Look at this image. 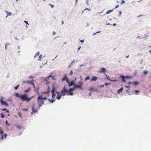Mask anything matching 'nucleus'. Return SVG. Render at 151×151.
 <instances>
[{
  "label": "nucleus",
  "instance_id": "obj_13",
  "mask_svg": "<svg viewBox=\"0 0 151 151\" xmlns=\"http://www.w3.org/2000/svg\"><path fill=\"white\" fill-rule=\"evenodd\" d=\"M120 78L122 79V82H126V81L125 80L126 79L125 76H124L123 75H121L120 76Z\"/></svg>",
  "mask_w": 151,
  "mask_h": 151
},
{
  "label": "nucleus",
  "instance_id": "obj_25",
  "mask_svg": "<svg viewBox=\"0 0 151 151\" xmlns=\"http://www.w3.org/2000/svg\"><path fill=\"white\" fill-rule=\"evenodd\" d=\"M52 93V98L53 99H55V98L56 96V94L55 93Z\"/></svg>",
  "mask_w": 151,
  "mask_h": 151
},
{
  "label": "nucleus",
  "instance_id": "obj_11",
  "mask_svg": "<svg viewBox=\"0 0 151 151\" xmlns=\"http://www.w3.org/2000/svg\"><path fill=\"white\" fill-rule=\"evenodd\" d=\"M88 90L91 91H98V90L97 89L94 88L92 86L90 87Z\"/></svg>",
  "mask_w": 151,
  "mask_h": 151
},
{
  "label": "nucleus",
  "instance_id": "obj_38",
  "mask_svg": "<svg viewBox=\"0 0 151 151\" xmlns=\"http://www.w3.org/2000/svg\"><path fill=\"white\" fill-rule=\"evenodd\" d=\"M78 83L79 84V85H82V86H83V83L81 81H80L78 82Z\"/></svg>",
  "mask_w": 151,
  "mask_h": 151
},
{
  "label": "nucleus",
  "instance_id": "obj_51",
  "mask_svg": "<svg viewBox=\"0 0 151 151\" xmlns=\"http://www.w3.org/2000/svg\"><path fill=\"white\" fill-rule=\"evenodd\" d=\"M125 2V1L124 0H122V1L121 2V4H124Z\"/></svg>",
  "mask_w": 151,
  "mask_h": 151
},
{
  "label": "nucleus",
  "instance_id": "obj_48",
  "mask_svg": "<svg viewBox=\"0 0 151 151\" xmlns=\"http://www.w3.org/2000/svg\"><path fill=\"white\" fill-rule=\"evenodd\" d=\"M5 124L8 126H9L10 125V124L8 123V121L7 120L6 121Z\"/></svg>",
  "mask_w": 151,
  "mask_h": 151
},
{
  "label": "nucleus",
  "instance_id": "obj_43",
  "mask_svg": "<svg viewBox=\"0 0 151 151\" xmlns=\"http://www.w3.org/2000/svg\"><path fill=\"white\" fill-rule=\"evenodd\" d=\"M20 84H18V85H17L16 86L14 87L15 89L16 90H17L18 89V88L19 86H20Z\"/></svg>",
  "mask_w": 151,
  "mask_h": 151
},
{
  "label": "nucleus",
  "instance_id": "obj_8",
  "mask_svg": "<svg viewBox=\"0 0 151 151\" xmlns=\"http://www.w3.org/2000/svg\"><path fill=\"white\" fill-rule=\"evenodd\" d=\"M69 81V80L68 78L67 77L66 75V74L65 75L64 77L62 78V81H66L67 82V81Z\"/></svg>",
  "mask_w": 151,
  "mask_h": 151
},
{
  "label": "nucleus",
  "instance_id": "obj_26",
  "mask_svg": "<svg viewBox=\"0 0 151 151\" xmlns=\"http://www.w3.org/2000/svg\"><path fill=\"white\" fill-rule=\"evenodd\" d=\"M39 96H40V97L41 98L43 101V100H45L47 99V98H46V97H43V95H40Z\"/></svg>",
  "mask_w": 151,
  "mask_h": 151
},
{
  "label": "nucleus",
  "instance_id": "obj_30",
  "mask_svg": "<svg viewBox=\"0 0 151 151\" xmlns=\"http://www.w3.org/2000/svg\"><path fill=\"white\" fill-rule=\"evenodd\" d=\"M74 62L75 60H73V61L71 62L70 63L68 66V67L69 68H70L71 67L72 65L74 63Z\"/></svg>",
  "mask_w": 151,
  "mask_h": 151
},
{
  "label": "nucleus",
  "instance_id": "obj_23",
  "mask_svg": "<svg viewBox=\"0 0 151 151\" xmlns=\"http://www.w3.org/2000/svg\"><path fill=\"white\" fill-rule=\"evenodd\" d=\"M132 84L134 86H137L139 84V82L137 81H134L132 82Z\"/></svg>",
  "mask_w": 151,
  "mask_h": 151
},
{
  "label": "nucleus",
  "instance_id": "obj_2",
  "mask_svg": "<svg viewBox=\"0 0 151 151\" xmlns=\"http://www.w3.org/2000/svg\"><path fill=\"white\" fill-rule=\"evenodd\" d=\"M37 103L39 105L38 107V108H40L44 104V101L39 96L37 97Z\"/></svg>",
  "mask_w": 151,
  "mask_h": 151
},
{
  "label": "nucleus",
  "instance_id": "obj_10",
  "mask_svg": "<svg viewBox=\"0 0 151 151\" xmlns=\"http://www.w3.org/2000/svg\"><path fill=\"white\" fill-rule=\"evenodd\" d=\"M67 82L68 83V85L69 87H71L73 85H74L75 83H73L72 81H67Z\"/></svg>",
  "mask_w": 151,
  "mask_h": 151
},
{
  "label": "nucleus",
  "instance_id": "obj_7",
  "mask_svg": "<svg viewBox=\"0 0 151 151\" xmlns=\"http://www.w3.org/2000/svg\"><path fill=\"white\" fill-rule=\"evenodd\" d=\"M74 87L76 89H82V85H80L77 84L75 83L74 85Z\"/></svg>",
  "mask_w": 151,
  "mask_h": 151
},
{
  "label": "nucleus",
  "instance_id": "obj_12",
  "mask_svg": "<svg viewBox=\"0 0 151 151\" xmlns=\"http://www.w3.org/2000/svg\"><path fill=\"white\" fill-rule=\"evenodd\" d=\"M98 78L97 77H96V76H92V78L91 79V80L90 82H91L92 81H95L97 80V79Z\"/></svg>",
  "mask_w": 151,
  "mask_h": 151
},
{
  "label": "nucleus",
  "instance_id": "obj_37",
  "mask_svg": "<svg viewBox=\"0 0 151 151\" xmlns=\"http://www.w3.org/2000/svg\"><path fill=\"white\" fill-rule=\"evenodd\" d=\"M19 129H20L22 128V127L20 125H17L16 126Z\"/></svg>",
  "mask_w": 151,
  "mask_h": 151
},
{
  "label": "nucleus",
  "instance_id": "obj_35",
  "mask_svg": "<svg viewBox=\"0 0 151 151\" xmlns=\"http://www.w3.org/2000/svg\"><path fill=\"white\" fill-rule=\"evenodd\" d=\"M125 77L126 79H128L131 78H132V77L129 76H125Z\"/></svg>",
  "mask_w": 151,
  "mask_h": 151
},
{
  "label": "nucleus",
  "instance_id": "obj_58",
  "mask_svg": "<svg viewBox=\"0 0 151 151\" xmlns=\"http://www.w3.org/2000/svg\"><path fill=\"white\" fill-rule=\"evenodd\" d=\"M47 82L46 83V85L47 86L48 84H49L50 83V82H49L48 81H47Z\"/></svg>",
  "mask_w": 151,
  "mask_h": 151
},
{
  "label": "nucleus",
  "instance_id": "obj_47",
  "mask_svg": "<svg viewBox=\"0 0 151 151\" xmlns=\"http://www.w3.org/2000/svg\"><path fill=\"white\" fill-rule=\"evenodd\" d=\"M85 10H89V11H90V10H91V9H89L88 8H86V9H85L82 12V14L83 13V12Z\"/></svg>",
  "mask_w": 151,
  "mask_h": 151
},
{
  "label": "nucleus",
  "instance_id": "obj_54",
  "mask_svg": "<svg viewBox=\"0 0 151 151\" xmlns=\"http://www.w3.org/2000/svg\"><path fill=\"white\" fill-rule=\"evenodd\" d=\"M7 109H6V108H4V109H1V110L3 111H6L7 110Z\"/></svg>",
  "mask_w": 151,
  "mask_h": 151
},
{
  "label": "nucleus",
  "instance_id": "obj_50",
  "mask_svg": "<svg viewBox=\"0 0 151 151\" xmlns=\"http://www.w3.org/2000/svg\"><path fill=\"white\" fill-rule=\"evenodd\" d=\"M10 44L9 42H7L6 43L5 45L7 46L8 45H10Z\"/></svg>",
  "mask_w": 151,
  "mask_h": 151
},
{
  "label": "nucleus",
  "instance_id": "obj_1",
  "mask_svg": "<svg viewBox=\"0 0 151 151\" xmlns=\"http://www.w3.org/2000/svg\"><path fill=\"white\" fill-rule=\"evenodd\" d=\"M25 93H24L23 94H21L20 95L19 93H16L15 94L14 96L17 97L19 98L21 100L23 101H24V98L25 96Z\"/></svg>",
  "mask_w": 151,
  "mask_h": 151
},
{
  "label": "nucleus",
  "instance_id": "obj_14",
  "mask_svg": "<svg viewBox=\"0 0 151 151\" xmlns=\"http://www.w3.org/2000/svg\"><path fill=\"white\" fill-rule=\"evenodd\" d=\"M106 71V69L104 68H101L99 72L100 73H105Z\"/></svg>",
  "mask_w": 151,
  "mask_h": 151
},
{
  "label": "nucleus",
  "instance_id": "obj_60",
  "mask_svg": "<svg viewBox=\"0 0 151 151\" xmlns=\"http://www.w3.org/2000/svg\"><path fill=\"white\" fill-rule=\"evenodd\" d=\"M29 78H34V76H29Z\"/></svg>",
  "mask_w": 151,
  "mask_h": 151
},
{
  "label": "nucleus",
  "instance_id": "obj_33",
  "mask_svg": "<svg viewBox=\"0 0 151 151\" xmlns=\"http://www.w3.org/2000/svg\"><path fill=\"white\" fill-rule=\"evenodd\" d=\"M40 54V52H37L35 55L34 56V58H36L37 56L39 55Z\"/></svg>",
  "mask_w": 151,
  "mask_h": 151
},
{
  "label": "nucleus",
  "instance_id": "obj_62",
  "mask_svg": "<svg viewBox=\"0 0 151 151\" xmlns=\"http://www.w3.org/2000/svg\"><path fill=\"white\" fill-rule=\"evenodd\" d=\"M76 79H77L75 77V79H74L72 81L73 83H74V82L76 81Z\"/></svg>",
  "mask_w": 151,
  "mask_h": 151
},
{
  "label": "nucleus",
  "instance_id": "obj_28",
  "mask_svg": "<svg viewBox=\"0 0 151 151\" xmlns=\"http://www.w3.org/2000/svg\"><path fill=\"white\" fill-rule=\"evenodd\" d=\"M50 76H48L46 78H45L44 79V80L45 81H48V80L50 78Z\"/></svg>",
  "mask_w": 151,
  "mask_h": 151
},
{
  "label": "nucleus",
  "instance_id": "obj_36",
  "mask_svg": "<svg viewBox=\"0 0 151 151\" xmlns=\"http://www.w3.org/2000/svg\"><path fill=\"white\" fill-rule=\"evenodd\" d=\"M90 79V77L89 76H87L85 79V81H87Z\"/></svg>",
  "mask_w": 151,
  "mask_h": 151
},
{
  "label": "nucleus",
  "instance_id": "obj_16",
  "mask_svg": "<svg viewBox=\"0 0 151 151\" xmlns=\"http://www.w3.org/2000/svg\"><path fill=\"white\" fill-rule=\"evenodd\" d=\"M22 83H27L28 84L32 82H34V81L33 80L31 81H23Z\"/></svg>",
  "mask_w": 151,
  "mask_h": 151
},
{
  "label": "nucleus",
  "instance_id": "obj_59",
  "mask_svg": "<svg viewBox=\"0 0 151 151\" xmlns=\"http://www.w3.org/2000/svg\"><path fill=\"white\" fill-rule=\"evenodd\" d=\"M122 12L121 11H119V16H121V15Z\"/></svg>",
  "mask_w": 151,
  "mask_h": 151
},
{
  "label": "nucleus",
  "instance_id": "obj_55",
  "mask_svg": "<svg viewBox=\"0 0 151 151\" xmlns=\"http://www.w3.org/2000/svg\"><path fill=\"white\" fill-rule=\"evenodd\" d=\"M73 71H72V70H71L70 71V72L69 73V75H72L73 74Z\"/></svg>",
  "mask_w": 151,
  "mask_h": 151
},
{
  "label": "nucleus",
  "instance_id": "obj_17",
  "mask_svg": "<svg viewBox=\"0 0 151 151\" xmlns=\"http://www.w3.org/2000/svg\"><path fill=\"white\" fill-rule=\"evenodd\" d=\"M62 95L60 93L59 94H57V96L56 97V99L58 100H60L61 98Z\"/></svg>",
  "mask_w": 151,
  "mask_h": 151
},
{
  "label": "nucleus",
  "instance_id": "obj_24",
  "mask_svg": "<svg viewBox=\"0 0 151 151\" xmlns=\"http://www.w3.org/2000/svg\"><path fill=\"white\" fill-rule=\"evenodd\" d=\"M52 93V98L53 99H55V98L56 96V94L55 93Z\"/></svg>",
  "mask_w": 151,
  "mask_h": 151
},
{
  "label": "nucleus",
  "instance_id": "obj_15",
  "mask_svg": "<svg viewBox=\"0 0 151 151\" xmlns=\"http://www.w3.org/2000/svg\"><path fill=\"white\" fill-rule=\"evenodd\" d=\"M50 90V87H49V85H48V86L47 90L45 92L43 93V94H48L49 93Z\"/></svg>",
  "mask_w": 151,
  "mask_h": 151
},
{
  "label": "nucleus",
  "instance_id": "obj_21",
  "mask_svg": "<svg viewBox=\"0 0 151 151\" xmlns=\"http://www.w3.org/2000/svg\"><path fill=\"white\" fill-rule=\"evenodd\" d=\"M5 11L7 13V16L6 17V18L8 16H11L12 14V13L10 12H8L7 11Z\"/></svg>",
  "mask_w": 151,
  "mask_h": 151
},
{
  "label": "nucleus",
  "instance_id": "obj_34",
  "mask_svg": "<svg viewBox=\"0 0 151 151\" xmlns=\"http://www.w3.org/2000/svg\"><path fill=\"white\" fill-rule=\"evenodd\" d=\"M39 58L38 59V60L39 61H41L42 60V55H40L39 57Z\"/></svg>",
  "mask_w": 151,
  "mask_h": 151
},
{
  "label": "nucleus",
  "instance_id": "obj_31",
  "mask_svg": "<svg viewBox=\"0 0 151 151\" xmlns=\"http://www.w3.org/2000/svg\"><path fill=\"white\" fill-rule=\"evenodd\" d=\"M4 133L2 129L0 127V134H3Z\"/></svg>",
  "mask_w": 151,
  "mask_h": 151
},
{
  "label": "nucleus",
  "instance_id": "obj_41",
  "mask_svg": "<svg viewBox=\"0 0 151 151\" xmlns=\"http://www.w3.org/2000/svg\"><path fill=\"white\" fill-rule=\"evenodd\" d=\"M148 37V35L147 34H145L144 35V37H143L144 39H146Z\"/></svg>",
  "mask_w": 151,
  "mask_h": 151
},
{
  "label": "nucleus",
  "instance_id": "obj_42",
  "mask_svg": "<svg viewBox=\"0 0 151 151\" xmlns=\"http://www.w3.org/2000/svg\"><path fill=\"white\" fill-rule=\"evenodd\" d=\"M1 117L2 118H4V115L3 113H2L1 114Z\"/></svg>",
  "mask_w": 151,
  "mask_h": 151
},
{
  "label": "nucleus",
  "instance_id": "obj_5",
  "mask_svg": "<svg viewBox=\"0 0 151 151\" xmlns=\"http://www.w3.org/2000/svg\"><path fill=\"white\" fill-rule=\"evenodd\" d=\"M66 88L65 86H64L63 89L61 90L60 93L62 95V96H64L67 94L66 92Z\"/></svg>",
  "mask_w": 151,
  "mask_h": 151
},
{
  "label": "nucleus",
  "instance_id": "obj_39",
  "mask_svg": "<svg viewBox=\"0 0 151 151\" xmlns=\"http://www.w3.org/2000/svg\"><path fill=\"white\" fill-rule=\"evenodd\" d=\"M148 73V71L147 70H145L143 72V74L145 75H146Z\"/></svg>",
  "mask_w": 151,
  "mask_h": 151
},
{
  "label": "nucleus",
  "instance_id": "obj_32",
  "mask_svg": "<svg viewBox=\"0 0 151 151\" xmlns=\"http://www.w3.org/2000/svg\"><path fill=\"white\" fill-rule=\"evenodd\" d=\"M69 89L72 92H73L75 89H76V88L74 87V85L73 87L70 88Z\"/></svg>",
  "mask_w": 151,
  "mask_h": 151
},
{
  "label": "nucleus",
  "instance_id": "obj_9",
  "mask_svg": "<svg viewBox=\"0 0 151 151\" xmlns=\"http://www.w3.org/2000/svg\"><path fill=\"white\" fill-rule=\"evenodd\" d=\"M35 105L34 104H33L32 105V110L33 111V112H34V113H36L37 112V110L35 108Z\"/></svg>",
  "mask_w": 151,
  "mask_h": 151
},
{
  "label": "nucleus",
  "instance_id": "obj_53",
  "mask_svg": "<svg viewBox=\"0 0 151 151\" xmlns=\"http://www.w3.org/2000/svg\"><path fill=\"white\" fill-rule=\"evenodd\" d=\"M28 109H27V108H26V109H23V111H28Z\"/></svg>",
  "mask_w": 151,
  "mask_h": 151
},
{
  "label": "nucleus",
  "instance_id": "obj_49",
  "mask_svg": "<svg viewBox=\"0 0 151 151\" xmlns=\"http://www.w3.org/2000/svg\"><path fill=\"white\" fill-rule=\"evenodd\" d=\"M105 75L106 76V79H107L108 80H109L110 78L107 75Z\"/></svg>",
  "mask_w": 151,
  "mask_h": 151
},
{
  "label": "nucleus",
  "instance_id": "obj_52",
  "mask_svg": "<svg viewBox=\"0 0 151 151\" xmlns=\"http://www.w3.org/2000/svg\"><path fill=\"white\" fill-rule=\"evenodd\" d=\"M55 93H56L57 94H60V92L58 91H56Z\"/></svg>",
  "mask_w": 151,
  "mask_h": 151
},
{
  "label": "nucleus",
  "instance_id": "obj_20",
  "mask_svg": "<svg viewBox=\"0 0 151 151\" xmlns=\"http://www.w3.org/2000/svg\"><path fill=\"white\" fill-rule=\"evenodd\" d=\"M123 88L121 87L120 89H118L117 91V92L118 93H122V91L123 90Z\"/></svg>",
  "mask_w": 151,
  "mask_h": 151
},
{
  "label": "nucleus",
  "instance_id": "obj_4",
  "mask_svg": "<svg viewBox=\"0 0 151 151\" xmlns=\"http://www.w3.org/2000/svg\"><path fill=\"white\" fill-rule=\"evenodd\" d=\"M3 99L4 98L2 97H1V98L0 100V102L1 103V104L5 106H9L8 104L7 103V102L6 101H3Z\"/></svg>",
  "mask_w": 151,
  "mask_h": 151
},
{
  "label": "nucleus",
  "instance_id": "obj_19",
  "mask_svg": "<svg viewBox=\"0 0 151 151\" xmlns=\"http://www.w3.org/2000/svg\"><path fill=\"white\" fill-rule=\"evenodd\" d=\"M57 88L56 87H52L51 90V93H55L56 91H57Z\"/></svg>",
  "mask_w": 151,
  "mask_h": 151
},
{
  "label": "nucleus",
  "instance_id": "obj_29",
  "mask_svg": "<svg viewBox=\"0 0 151 151\" xmlns=\"http://www.w3.org/2000/svg\"><path fill=\"white\" fill-rule=\"evenodd\" d=\"M30 89H31V88L30 87H29L27 89L25 90L24 91L25 92H26V93H27V92H29L30 91Z\"/></svg>",
  "mask_w": 151,
  "mask_h": 151
},
{
  "label": "nucleus",
  "instance_id": "obj_44",
  "mask_svg": "<svg viewBox=\"0 0 151 151\" xmlns=\"http://www.w3.org/2000/svg\"><path fill=\"white\" fill-rule=\"evenodd\" d=\"M34 90L36 91L38 93V95H39V92L38 91V88H37L35 87V89L34 88Z\"/></svg>",
  "mask_w": 151,
  "mask_h": 151
},
{
  "label": "nucleus",
  "instance_id": "obj_27",
  "mask_svg": "<svg viewBox=\"0 0 151 151\" xmlns=\"http://www.w3.org/2000/svg\"><path fill=\"white\" fill-rule=\"evenodd\" d=\"M114 9L109 10V11H107V12L106 13V14H105V15L106 14H109L111 12H112L113 10Z\"/></svg>",
  "mask_w": 151,
  "mask_h": 151
},
{
  "label": "nucleus",
  "instance_id": "obj_46",
  "mask_svg": "<svg viewBox=\"0 0 151 151\" xmlns=\"http://www.w3.org/2000/svg\"><path fill=\"white\" fill-rule=\"evenodd\" d=\"M33 82H32L30 84H31L32 85H33V87L34 88H35V84L34 83H33Z\"/></svg>",
  "mask_w": 151,
  "mask_h": 151
},
{
  "label": "nucleus",
  "instance_id": "obj_40",
  "mask_svg": "<svg viewBox=\"0 0 151 151\" xmlns=\"http://www.w3.org/2000/svg\"><path fill=\"white\" fill-rule=\"evenodd\" d=\"M134 93L136 94H137L139 92V91L138 90H135L134 91Z\"/></svg>",
  "mask_w": 151,
  "mask_h": 151
},
{
  "label": "nucleus",
  "instance_id": "obj_45",
  "mask_svg": "<svg viewBox=\"0 0 151 151\" xmlns=\"http://www.w3.org/2000/svg\"><path fill=\"white\" fill-rule=\"evenodd\" d=\"M111 84V83H105L104 84V85H105L106 86H108L109 85H110Z\"/></svg>",
  "mask_w": 151,
  "mask_h": 151
},
{
  "label": "nucleus",
  "instance_id": "obj_64",
  "mask_svg": "<svg viewBox=\"0 0 151 151\" xmlns=\"http://www.w3.org/2000/svg\"><path fill=\"white\" fill-rule=\"evenodd\" d=\"M24 22H25L26 24H29V23L27 21H24Z\"/></svg>",
  "mask_w": 151,
  "mask_h": 151
},
{
  "label": "nucleus",
  "instance_id": "obj_22",
  "mask_svg": "<svg viewBox=\"0 0 151 151\" xmlns=\"http://www.w3.org/2000/svg\"><path fill=\"white\" fill-rule=\"evenodd\" d=\"M7 136V134H5L4 135L2 134L1 135V139L2 140H3L4 139V138H6Z\"/></svg>",
  "mask_w": 151,
  "mask_h": 151
},
{
  "label": "nucleus",
  "instance_id": "obj_57",
  "mask_svg": "<svg viewBox=\"0 0 151 151\" xmlns=\"http://www.w3.org/2000/svg\"><path fill=\"white\" fill-rule=\"evenodd\" d=\"M18 114L20 117H22V115L21 113L20 112H19L18 113Z\"/></svg>",
  "mask_w": 151,
  "mask_h": 151
},
{
  "label": "nucleus",
  "instance_id": "obj_6",
  "mask_svg": "<svg viewBox=\"0 0 151 151\" xmlns=\"http://www.w3.org/2000/svg\"><path fill=\"white\" fill-rule=\"evenodd\" d=\"M66 92L67 94L66 95H71L72 96L73 95V92H72L71 90H70V89H68L66 88Z\"/></svg>",
  "mask_w": 151,
  "mask_h": 151
},
{
  "label": "nucleus",
  "instance_id": "obj_18",
  "mask_svg": "<svg viewBox=\"0 0 151 151\" xmlns=\"http://www.w3.org/2000/svg\"><path fill=\"white\" fill-rule=\"evenodd\" d=\"M52 104H53L54 102L55 101V99H47Z\"/></svg>",
  "mask_w": 151,
  "mask_h": 151
},
{
  "label": "nucleus",
  "instance_id": "obj_63",
  "mask_svg": "<svg viewBox=\"0 0 151 151\" xmlns=\"http://www.w3.org/2000/svg\"><path fill=\"white\" fill-rule=\"evenodd\" d=\"M56 34V32L55 31H53L52 32V35H54Z\"/></svg>",
  "mask_w": 151,
  "mask_h": 151
},
{
  "label": "nucleus",
  "instance_id": "obj_56",
  "mask_svg": "<svg viewBox=\"0 0 151 151\" xmlns=\"http://www.w3.org/2000/svg\"><path fill=\"white\" fill-rule=\"evenodd\" d=\"M49 5H50L51 6V7L52 8H53L54 7V5H52L51 4H49Z\"/></svg>",
  "mask_w": 151,
  "mask_h": 151
},
{
  "label": "nucleus",
  "instance_id": "obj_61",
  "mask_svg": "<svg viewBox=\"0 0 151 151\" xmlns=\"http://www.w3.org/2000/svg\"><path fill=\"white\" fill-rule=\"evenodd\" d=\"M125 87L128 89H129L130 88V87L129 86H125Z\"/></svg>",
  "mask_w": 151,
  "mask_h": 151
},
{
  "label": "nucleus",
  "instance_id": "obj_3",
  "mask_svg": "<svg viewBox=\"0 0 151 151\" xmlns=\"http://www.w3.org/2000/svg\"><path fill=\"white\" fill-rule=\"evenodd\" d=\"M25 96L24 98V101H27V102H28L30 101L31 100V99H32L34 97V96H32L31 97H28V94L26 93H25Z\"/></svg>",
  "mask_w": 151,
  "mask_h": 151
}]
</instances>
